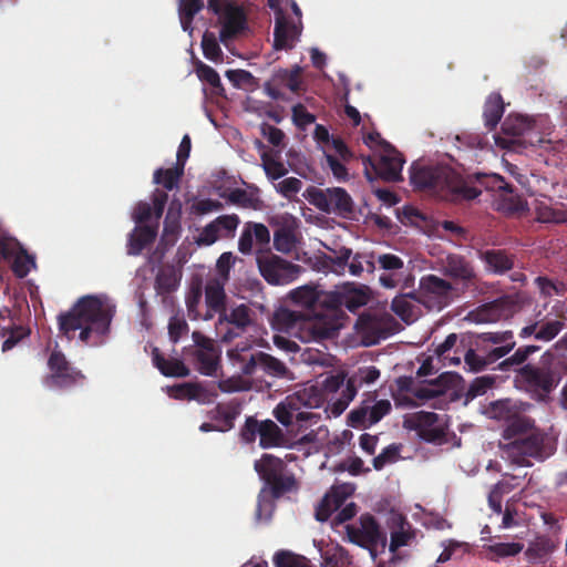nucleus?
<instances>
[{
    "label": "nucleus",
    "instance_id": "f257e3e1",
    "mask_svg": "<svg viewBox=\"0 0 567 567\" xmlns=\"http://www.w3.org/2000/svg\"><path fill=\"white\" fill-rule=\"evenodd\" d=\"M115 313V306L106 299L96 296H84L73 307L58 316L59 331L71 338L76 330H81L80 340L89 343L92 334L102 341L109 334L110 326Z\"/></svg>",
    "mask_w": 567,
    "mask_h": 567
},
{
    "label": "nucleus",
    "instance_id": "f03ea898",
    "mask_svg": "<svg viewBox=\"0 0 567 567\" xmlns=\"http://www.w3.org/2000/svg\"><path fill=\"white\" fill-rule=\"evenodd\" d=\"M412 185L426 190L442 200L462 204L475 199L481 190L472 186L457 172L446 165H420L413 163L410 168Z\"/></svg>",
    "mask_w": 567,
    "mask_h": 567
},
{
    "label": "nucleus",
    "instance_id": "7ed1b4c3",
    "mask_svg": "<svg viewBox=\"0 0 567 567\" xmlns=\"http://www.w3.org/2000/svg\"><path fill=\"white\" fill-rule=\"evenodd\" d=\"M554 361L555 354L547 350L537 364L527 363L518 368L514 377L515 388L537 402H546L561 380Z\"/></svg>",
    "mask_w": 567,
    "mask_h": 567
},
{
    "label": "nucleus",
    "instance_id": "20e7f679",
    "mask_svg": "<svg viewBox=\"0 0 567 567\" xmlns=\"http://www.w3.org/2000/svg\"><path fill=\"white\" fill-rule=\"evenodd\" d=\"M227 357L243 375H266L272 379H292V372L285 362L274 355L254 348L248 341H241L227 351Z\"/></svg>",
    "mask_w": 567,
    "mask_h": 567
},
{
    "label": "nucleus",
    "instance_id": "39448f33",
    "mask_svg": "<svg viewBox=\"0 0 567 567\" xmlns=\"http://www.w3.org/2000/svg\"><path fill=\"white\" fill-rule=\"evenodd\" d=\"M505 456L518 466H532L530 458L544 461L554 453V444L542 431H532L501 446Z\"/></svg>",
    "mask_w": 567,
    "mask_h": 567
},
{
    "label": "nucleus",
    "instance_id": "423d86ee",
    "mask_svg": "<svg viewBox=\"0 0 567 567\" xmlns=\"http://www.w3.org/2000/svg\"><path fill=\"white\" fill-rule=\"evenodd\" d=\"M255 471L268 486L274 498L278 499L286 493L298 489V482L293 474H285L286 464L272 454H264L255 461Z\"/></svg>",
    "mask_w": 567,
    "mask_h": 567
},
{
    "label": "nucleus",
    "instance_id": "0eeeda50",
    "mask_svg": "<svg viewBox=\"0 0 567 567\" xmlns=\"http://www.w3.org/2000/svg\"><path fill=\"white\" fill-rule=\"evenodd\" d=\"M455 297L456 289L450 281L436 275H426L421 278L416 302L429 311H441L450 306Z\"/></svg>",
    "mask_w": 567,
    "mask_h": 567
},
{
    "label": "nucleus",
    "instance_id": "6e6552de",
    "mask_svg": "<svg viewBox=\"0 0 567 567\" xmlns=\"http://www.w3.org/2000/svg\"><path fill=\"white\" fill-rule=\"evenodd\" d=\"M346 532L350 543L371 551L375 550L379 546L384 548L388 544L386 534L381 529L380 524L370 513L360 516L359 525L348 524Z\"/></svg>",
    "mask_w": 567,
    "mask_h": 567
},
{
    "label": "nucleus",
    "instance_id": "1a4fd4ad",
    "mask_svg": "<svg viewBox=\"0 0 567 567\" xmlns=\"http://www.w3.org/2000/svg\"><path fill=\"white\" fill-rule=\"evenodd\" d=\"M257 264L260 275L270 285H287L296 280L303 270L301 266L271 252L259 255Z\"/></svg>",
    "mask_w": 567,
    "mask_h": 567
},
{
    "label": "nucleus",
    "instance_id": "9d476101",
    "mask_svg": "<svg viewBox=\"0 0 567 567\" xmlns=\"http://www.w3.org/2000/svg\"><path fill=\"white\" fill-rule=\"evenodd\" d=\"M365 174L371 179L368 165L374 171L378 177L385 182H400L402 177V167L405 163L403 155L389 142L382 141V153L378 159L371 157L363 158Z\"/></svg>",
    "mask_w": 567,
    "mask_h": 567
},
{
    "label": "nucleus",
    "instance_id": "9b49d317",
    "mask_svg": "<svg viewBox=\"0 0 567 567\" xmlns=\"http://www.w3.org/2000/svg\"><path fill=\"white\" fill-rule=\"evenodd\" d=\"M50 373L44 378L48 388L66 389L84 379L80 370L72 367L61 350L54 349L48 358Z\"/></svg>",
    "mask_w": 567,
    "mask_h": 567
},
{
    "label": "nucleus",
    "instance_id": "f8f14e48",
    "mask_svg": "<svg viewBox=\"0 0 567 567\" xmlns=\"http://www.w3.org/2000/svg\"><path fill=\"white\" fill-rule=\"evenodd\" d=\"M192 338L196 347L192 353L196 369L204 375H216L220 361L219 347L199 331H194Z\"/></svg>",
    "mask_w": 567,
    "mask_h": 567
},
{
    "label": "nucleus",
    "instance_id": "ddd939ff",
    "mask_svg": "<svg viewBox=\"0 0 567 567\" xmlns=\"http://www.w3.org/2000/svg\"><path fill=\"white\" fill-rule=\"evenodd\" d=\"M439 415L434 412L419 411L404 416L403 427L415 431L425 442L440 443L445 437V430L437 425Z\"/></svg>",
    "mask_w": 567,
    "mask_h": 567
},
{
    "label": "nucleus",
    "instance_id": "4468645a",
    "mask_svg": "<svg viewBox=\"0 0 567 567\" xmlns=\"http://www.w3.org/2000/svg\"><path fill=\"white\" fill-rule=\"evenodd\" d=\"M268 7L275 11L274 48L276 50L292 49L300 37V30L293 21L286 18L280 7L281 0H267Z\"/></svg>",
    "mask_w": 567,
    "mask_h": 567
},
{
    "label": "nucleus",
    "instance_id": "2eb2a0df",
    "mask_svg": "<svg viewBox=\"0 0 567 567\" xmlns=\"http://www.w3.org/2000/svg\"><path fill=\"white\" fill-rule=\"evenodd\" d=\"M315 204L322 212L336 213L342 217H348L354 210L351 196L341 187L327 188L326 192L319 190Z\"/></svg>",
    "mask_w": 567,
    "mask_h": 567
},
{
    "label": "nucleus",
    "instance_id": "dca6fc26",
    "mask_svg": "<svg viewBox=\"0 0 567 567\" xmlns=\"http://www.w3.org/2000/svg\"><path fill=\"white\" fill-rule=\"evenodd\" d=\"M239 223L236 214L218 216L202 229L196 243L200 246H210L220 238H233Z\"/></svg>",
    "mask_w": 567,
    "mask_h": 567
},
{
    "label": "nucleus",
    "instance_id": "f3484780",
    "mask_svg": "<svg viewBox=\"0 0 567 567\" xmlns=\"http://www.w3.org/2000/svg\"><path fill=\"white\" fill-rule=\"evenodd\" d=\"M321 400L322 398L320 393L315 388L309 390L305 389L303 391L297 393L296 399L288 398L286 402L279 403L274 409L272 413L278 422L285 426H288L292 423L295 412H297L299 409L296 401L309 408H318L321 403Z\"/></svg>",
    "mask_w": 567,
    "mask_h": 567
},
{
    "label": "nucleus",
    "instance_id": "a211bd4d",
    "mask_svg": "<svg viewBox=\"0 0 567 567\" xmlns=\"http://www.w3.org/2000/svg\"><path fill=\"white\" fill-rule=\"evenodd\" d=\"M475 344L476 349H468L464 354V362L472 372H481L488 369L489 365L506 357L511 349V347H495L488 350L478 342H475Z\"/></svg>",
    "mask_w": 567,
    "mask_h": 567
},
{
    "label": "nucleus",
    "instance_id": "6ab92c4d",
    "mask_svg": "<svg viewBox=\"0 0 567 567\" xmlns=\"http://www.w3.org/2000/svg\"><path fill=\"white\" fill-rule=\"evenodd\" d=\"M391 409L392 406L389 400H379L372 405L365 403L349 413V424L352 427L371 426L389 414Z\"/></svg>",
    "mask_w": 567,
    "mask_h": 567
},
{
    "label": "nucleus",
    "instance_id": "aec40b11",
    "mask_svg": "<svg viewBox=\"0 0 567 567\" xmlns=\"http://www.w3.org/2000/svg\"><path fill=\"white\" fill-rule=\"evenodd\" d=\"M220 14H223V21L219 39L226 44L247 28V18L240 7L229 2L223 4Z\"/></svg>",
    "mask_w": 567,
    "mask_h": 567
},
{
    "label": "nucleus",
    "instance_id": "412c9836",
    "mask_svg": "<svg viewBox=\"0 0 567 567\" xmlns=\"http://www.w3.org/2000/svg\"><path fill=\"white\" fill-rule=\"evenodd\" d=\"M381 269L390 271V274H383L380 276V284L385 288H395L401 281H405V286H409V281H413V278L409 275L403 276L404 262L394 254H381L377 259Z\"/></svg>",
    "mask_w": 567,
    "mask_h": 567
},
{
    "label": "nucleus",
    "instance_id": "4be33fe9",
    "mask_svg": "<svg viewBox=\"0 0 567 567\" xmlns=\"http://www.w3.org/2000/svg\"><path fill=\"white\" fill-rule=\"evenodd\" d=\"M451 379L450 374L443 373L427 384L414 389L410 388L411 380L409 379H399L398 383L400 391L411 392L414 398L426 401L444 395L450 389Z\"/></svg>",
    "mask_w": 567,
    "mask_h": 567
},
{
    "label": "nucleus",
    "instance_id": "5701e85b",
    "mask_svg": "<svg viewBox=\"0 0 567 567\" xmlns=\"http://www.w3.org/2000/svg\"><path fill=\"white\" fill-rule=\"evenodd\" d=\"M388 526L391 530V539L389 550L395 553L403 546H409L415 538V530L413 529L406 517L400 513H392Z\"/></svg>",
    "mask_w": 567,
    "mask_h": 567
},
{
    "label": "nucleus",
    "instance_id": "b1692460",
    "mask_svg": "<svg viewBox=\"0 0 567 567\" xmlns=\"http://www.w3.org/2000/svg\"><path fill=\"white\" fill-rule=\"evenodd\" d=\"M565 327L566 321L564 319L535 321L522 328L519 337L522 339L534 337L537 341L550 342L565 329Z\"/></svg>",
    "mask_w": 567,
    "mask_h": 567
},
{
    "label": "nucleus",
    "instance_id": "393cba45",
    "mask_svg": "<svg viewBox=\"0 0 567 567\" xmlns=\"http://www.w3.org/2000/svg\"><path fill=\"white\" fill-rule=\"evenodd\" d=\"M179 282L181 276L173 266H165L156 274L154 289L165 307L173 306L174 299L171 295L177 290Z\"/></svg>",
    "mask_w": 567,
    "mask_h": 567
},
{
    "label": "nucleus",
    "instance_id": "a878e982",
    "mask_svg": "<svg viewBox=\"0 0 567 567\" xmlns=\"http://www.w3.org/2000/svg\"><path fill=\"white\" fill-rule=\"evenodd\" d=\"M443 274L463 282H471L476 277L471 261L457 254H449L446 256L443 262Z\"/></svg>",
    "mask_w": 567,
    "mask_h": 567
},
{
    "label": "nucleus",
    "instance_id": "bb28decb",
    "mask_svg": "<svg viewBox=\"0 0 567 567\" xmlns=\"http://www.w3.org/2000/svg\"><path fill=\"white\" fill-rule=\"evenodd\" d=\"M157 236V226L136 225L127 238V255L138 256L151 246Z\"/></svg>",
    "mask_w": 567,
    "mask_h": 567
},
{
    "label": "nucleus",
    "instance_id": "cd10ccee",
    "mask_svg": "<svg viewBox=\"0 0 567 567\" xmlns=\"http://www.w3.org/2000/svg\"><path fill=\"white\" fill-rule=\"evenodd\" d=\"M478 256L485 262L486 269L496 275H504L514 267V255L504 249H487L480 251Z\"/></svg>",
    "mask_w": 567,
    "mask_h": 567
},
{
    "label": "nucleus",
    "instance_id": "c85d7f7f",
    "mask_svg": "<svg viewBox=\"0 0 567 567\" xmlns=\"http://www.w3.org/2000/svg\"><path fill=\"white\" fill-rule=\"evenodd\" d=\"M153 364L165 377L186 378L189 375V369L179 359H166L158 348L152 350Z\"/></svg>",
    "mask_w": 567,
    "mask_h": 567
},
{
    "label": "nucleus",
    "instance_id": "c756f323",
    "mask_svg": "<svg viewBox=\"0 0 567 567\" xmlns=\"http://www.w3.org/2000/svg\"><path fill=\"white\" fill-rule=\"evenodd\" d=\"M225 301L224 282L218 278L209 279L205 287V302L208 311L219 313L220 316L226 310Z\"/></svg>",
    "mask_w": 567,
    "mask_h": 567
},
{
    "label": "nucleus",
    "instance_id": "7c9ffc66",
    "mask_svg": "<svg viewBox=\"0 0 567 567\" xmlns=\"http://www.w3.org/2000/svg\"><path fill=\"white\" fill-rule=\"evenodd\" d=\"M539 350L540 347L536 344L522 346L517 348L512 355L499 362L498 365L494 368V370H501L504 372L514 371L516 373V370L527 364L526 361L529 359V357Z\"/></svg>",
    "mask_w": 567,
    "mask_h": 567
},
{
    "label": "nucleus",
    "instance_id": "2f4dec72",
    "mask_svg": "<svg viewBox=\"0 0 567 567\" xmlns=\"http://www.w3.org/2000/svg\"><path fill=\"white\" fill-rule=\"evenodd\" d=\"M286 443V436L282 430L272 421H261L259 433V446L262 449L279 447Z\"/></svg>",
    "mask_w": 567,
    "mask_h": 567
},
{
    "label": "nucleus",
    "instance_id": "473e14b6",
    "mask_svg": "<svg viewBox=\"0 0 567 567\" xmlns=\"http://www.w3.org/2000/svg\"><path fill=\"white\" fill-rule=\"evenodd\" d=\"M504 113V102L498 93H492L484 105V120H485V126L492 131L494 130L497 124L499 123L502 116Z\"/></svg>",
    "mask_w": 567,
    "mask_h": 567
},
{
    "label": "nucleus",
    "instance_id": "72a5a7b5",
    "mask_svg": "<svg viewBox=\"0 0 567 567\" xmlns=\"http://www.w3.org/2000/svg\"><path fill=\"white\" fill-rule=\"evenodd\" d=\"M535 429V421L528 416H514L512 417L506 427L504 429L503 437L509 442L516 437L526 436Z\"/></svg>",
    "mask_w": 567,
    "mask_h": 567
},
{
    "label": "nucleus",
    "instance_id": "f704fd0d",
    "mask_svg": "<svg viewBox=\"0 0 567 567\" xmlns=\"http://www.w3.org/2000/svg\"><path fill=\"white\" fill-rule=\"evenodd\" d=\"M204 6V0H178V16L184 31L192 34L193 20Z\"/></svg>",
    "mask_w": 567,
    "mask_h": 567
},
{
    "label": "nucleus",
    "instance_id": "c9c22d12",
    "mask_svg": "<svg viewBox=\"0 0 567 567\" xmlns=\"http://www.w3.org/2000/svg\"><path fill=\"white\" fill-rule=\"evenodd\" d=\"M239 414L240 406L238 404H218L213 419L218 422L219 432H227L234 427V422Z\"/></svg>",
    "mask_w": 567,
    "mask_h": 567
},
{
    "label": "nucleus",
    "instance_id": "e433bc0d",
    "mask_svg": "<svg viewBox=\"0 0 567 567\" xmlns=\"http://www.w3.org/2000/svg\"><path fill=\"white\" fill-rule=\"evenodd\" d=\"M416 296L417 292L396 296L391 302L392 311L405 322L413 321L416 318V313L414 311V305L410 299L416 301Z\"/></svg>",
    "mask_w": 567,
    "mask_h": 567
},
{
    "label": "nucleus",
    "instance_id": "4c0bfd02",
    "mask_svg": "<svg viewBox=\"0 0 567 567\" xmlns=\"http://www.w3.org/2000/svg\"><path fill=\"white\" fill-rule=\"evenodd\" d=\"M219 320L227 321L233 324L236 329L244 331L248 326L251 324V309L246 305H240L234 309L229 313L225 310L220 316Z\"/></svg>",
    "mask_w": 567,
    "mask_h": 567
},
{
    "label": "nucleus",
    "instance_id": "58836bf2",
    "mask_svg": "<svg viewBox=\"0 0 567 567\" xmlns=\"http://www.w3.org/2000/svg\"><path fill=\"white\" fill-rule=\"evenodd\" d=\"M476 342H478L482 347H485V343H489L496 347H511L509 352L516 346L513 332L509 330L478 333L476 336Z\"/></svg>",
    "mask_w": 567,
    "mask_h": 567
},
{
    "label": "nucleus",
    "instance_id": "ea45409f",
    "mask_svg": "<svg viewBox=\"0 0 567 567\" xmlns=\"http://www.w3.org/2000/svg\"><path fill=\"white\" fill-rule=\"evenodd\" d=\"M183 174L184 167L178 166L177 164L172 168H158L154 172V183L163 185L167 190H172L177 187Z\"/></svg>",
    "mask_w": 567,
    "mask_h": 567
},
{
    "label": "nucleus",
    "instance_id": "a19ab883",
    "mask_svg": "<svg viewBox=\"0 0 567 567\" xmlns=\"http://www.w3.org/2000/svg\"><path fill=\"white\" fill-rule=\"evenodd\" d=\"M196 74L200 81L206 82L212 86L214 94L219 96L225 95V89L221 84L220 76L215 69L199 62L196 65Z\"/></svg>",
    "mask_w": 567,
    "mask_h": 567
},
{
    "label": "nucleus",
    "instance_id": "79ce46f5",
    "mask_svg": "<svg viewBox=\"0 0 567 567\" xmlns=\"http://www.w3.org/2000/svg\"><path fill=\"white\" fill-rule=\"evenodd\" d=\"M532 128V122L522 115H509L502 124L505 135L520 136Z\"/></svg>",
    "mask_w": 567,
    "mask_h": 567
},
{
    "label": "nucleus",
    "instance_id": "37998d69",
    "mask_svg": "<svg viewBox=\"0 0 567 567\" xmlns=\"http://www.w3.org/2000/svg\"><path fill=\"white\" fill-rule=\"evenodd\" d=\"M496 378L494 375H482L475 378L468 385L464 396L465 401L470 402L477 396L484 395L495 384Z\"/></svg>",
    "mask_w": 567,
    "mask_h": 567
},
{
    "label": "nucleus",
    "instance_id": "c03bdc74",
    "mask_svg": "<svg viewBox=\"0 0 567 567\" xmlns=\"http://www.w3.org/2000/svg\"><path fill=\"white\" fill-rule=\"evenodd\" d=\"M300 68L296 66L292 70L279 69L272 75L275 83L287 86L292 92H298L300 89Z\"/></svg>",
    "mask_w": 567,
    "mask_h": 567
},
{
    "label": "nucleus",
    "instance_id": "a18cd8bd",
    "mask_svg": "<svg viewBox=\"0 0 567 567\" xmlns=\"http://www.w3.org/2000/svg\"><path fill=\"white\" fill-rule=\"evenodd\" d=\"M276 567H313L308 558L288 550H280L274 556Z\"/></svg>",
    "mask_w": 567,
    "mask_h": 567
},
{
    "label": "nucleus",
    "instance_id": "49530a36",
    "mask_svg": "<svg viewBox=\"0 0 567 567\" xmlns=\"http://www.w3.org/2000/svg\"><path fill=\"white\" fill-rule=\"evenodd\" d=\"M228 199L236 205H239L245 208L258 209L260 207L261 200L257 193L247 192L246 189L235 188L229 195Z\"/></svg>",
    "mask_w": 567,
    "mask_h": 567
},
{
    "label": "nucleus",
    "instance_id": "de8ad7c7",
    "mask_svg": "<svg viewBox=\"0 0 567 567\" xmlns=\"http://www.w3.org/2000/svg\"><path fill=\"white\" fill-rule=\"evenodd\" d=\"M520 543H495L485 547L492 559L513 557L523 550Z\"/></svg>",
    "mask_w": 567,
    "mask_h": 567
},
{
    "label": "nucleus",
    "instance_id": "09e8293b",
    "mask_svg": "<svg viewBox=\"0 0 567 567\" xmlns=\"http://www.w3.org/2000/svg\"><path fill=\"white\" fill-rule=\"evenodd\" d=\"M274 246L280 252H290L296 247V237L288 227H280L274 234Z\"/></svg>",
    "mask_w": 567,
    "mask_h": 567
},
{
    "label": "nucleus",
    "instance_id": "8fccbe9b",
    "mask_svg": "<svg viewBox=\"0 0 567 567\" xmlns=\"http://www.w3.org/2000/svg\"><path fill=\"white\" fill-rule=\"evenodd\" d=\"M261 162L265 174L270 181H277L288 173V169L282 162L275 159L267 153L261 155Z\"/></svg>",
    "mask_w": 567,
    "mask_h": 567
},
{
    "label": "nucleus",
    "instance_id": "3c124183",
    "mask_svg": "<svg viewBox=\"0 0 567 567\" xmlns=\"http://www.w3.org/2000/svg\"><path fill=\"white\" fill-rule=\"evenodd\" d=\"M290 298L293 302L300 306L313 308L318 301L319 295L316 288L303 286L292 290L290 292Z\"/></svg>",
    "mask_w": 567,
    "mask_h": 567
},
{
    "label": "nucleus",
    "instance_id": "603ef678",
    "mask_svg": "<svg viewBox=\"0 0 567 567\" xmlns=\"http://www.w3.org/2000/svg\"><path fill=\"white\" fill-rule=\"evenodd\" d=\"M203 54L206 59L217 62L221 60L223 52L213 32L206 31L202 39Z\"/></svg>",
    "mask_w": 567,
    "mask_h": 567
},
{
    "label": "nucleus",
    "instance_id": "864d4df0",
    "mask_svg": "<svg viewBox=\"0 0 567 567\" xmlns=\"http://www.w3.org/2000/svg\"><path fill=\"white\" fill-rule=\"evenodd\" d=\"M357 328L362 333H371L377 339L386 338V334L380 329V321L371 315H361L357 321Z\"/></svg>",
    "mask_w": 567,
    "mask_h": 567
},
{
    "label": "nucleus",
    "instance_id": "5fc2aeb1",
    "mask_svg": "<svg viewBox=\"0 0 567 567\" xmlns=\"http://www.w3.org/2000/svg\"><path fill=\"white\" fill-rule=\"evenodd\" d=\"M34 265V257L29 255L25 249L20 248V251L13 260L12 270L17 277L23 278L30 272L31 267Z\"/></svg>",
    "mask_w": 567,
    "mask_h": 567
},
{
    "label": "nucleus",
    "instance_id": "6e6d98bb",
    "mask_svg": "<svg viewBox=\"0 0 567 567\" xmlns=\"http://www.w3.org/2000/svg\"><path fill=\"white\" fill-rule=\"evenodd\" d=\"M512 491V486L508 482H498L493 486L488 494V505L493 512L501 514L502 513V501L504 494H507Z\"/></svg>",
    "mask_w": 567,
    "mask_h": 567
},
{
    "label": "nucleus",
    "instance_id": "4d7b16f0",
    "mask_svg": "<svg viewBox=\"0 0 567 567\" xmlns=\"http://www.w3.org/2000/svg\"><path fill=\"white\" fill-rule=\"evenodd\" d=\"M401 444H390L373 458V467L377 471L382 470L385 465L394 463L400 456Z\"/></svg>",
    "mask_w": 567,
    "mask_h": 567
},
{
    "label": "nucleus",
    "instance_id": "13d9d810",
    "mask_svg": "<svg viewBox=\"0 0 567 567\" xmlns=\"http://www.w3.org/2000/svg\"><path fill=\"white\" fill-rule=\"evenodd\" d=\"M188 332V324L183 315L176 313L169 318L168 336L169 340L175 344L182 336Z\"/></svg>",
    "mask_w": 567,
    "mask_h": 567
},
{
    "label": "nucleus",
    "instance_id": "bf43d9fd",
    "mask_svg": "<svg viewBox=\"0 0 567 567\" xmlns=\"http://www.w3.org/2000/svg\"><path fill=\"white\" fill-rule=\"evenodd\" d=\"M457 339L458 337L456 333H450L445 340L434 349L435 355L442 360L449 359L452 363L460 364V357H450V351L455 347Z\"/></svg>",
    "mask_w": 567,
    "mask_h": 567
},
{
    "label": "nucleus",
    "instance_id": "052dcab7",
    "mask_svg": "<svg viewBox=\"0 0 567 567\" xmlns=\"http://www.w3.org/2000/svg\"><path fill=\"white\" fill-rule=\"evenodd\" d=\"M3 330H8L9 334L2 343V351L11 350L19 341L29 334V330L23 326L9 324L2 327Z\"/></svg>",
    "mask_w": 567,
    "mask_h": 567
},
{
    "label": "nucleus",
    "instance_id": "680f3d73",
    "mask_svg": "<svg viewBox=\"0 0 567 567\" xmlns=\"http://www.w3.org/2000/svg\"><path fill=\"white\" fill-rule=\"evenodd\" d=\"M481 184L489 190H497L512 194L514 192L513 185L507 183L504 177L497 174L484 175L481 179Z\"/></svg>",
    "mask_w": 567,
    "mask_h": 567
},
{
    "label": "nucleus",
    "instance_id": "e2e57ef3",
    "mask_svg": "<svg viewBox=\"0 0 567 567\" xmlns=\"http://www.w3.org/2000/svg\"><path fill=\"white\" fill-rule=\"evenodd\" d=\"M553 550V544L549 539H538L533 543L526 550V556L529 560H540L545 558Z\"/></svg>",
    "mask_w": 567,
    "mask_h": 567
},
{
    "label": "nucleus",
    "instance_id": "0e129e2a",
    "mask_svg": "<svg viewBox=\"0 0 567 567\" xmlns=\"http://www.w3.org/2000/svg\"><path fill=\"white\" fill-rule=\"evenodd\" d=\"M302 182L297 177H288L275 185L276 190L290 199L301 190Z\"/></svg>",
    "mask_w": 567,
    "mask_h": 567
},
{
    "label": "nucleus",
    "instance_id": "69168bd1",
    "mask_svg": "<svg viewBox=\"0 0 567 567\" xmlns=\"http://www.w3.org/2000/svg\"><path fill=\"white\" fill-rule=\"evenodd\" d=\"M368 301L369 295L362 289H355L344 296L343 305L349 311L354 312L359 308L365 306Z\"/></svg>",
    "mask_w": 567,
    "mask_h": 567
},
{
    "label": "nucleus",
    "instance_id": "338daca9",
    "mask_svg": "<svg viewBox=\"0 0 567 567\" xmlns=\"http://www.w3.org/2000/svg\"><path fill=\"white\" fill-rule=\"evenodd\" d=\"M292 121L299 128H306L308 125L315 123L316 116L308 112L307 107L297 103L292 106Z\"/></svg>",
    "mask_w": 567,
    "mask_h": 567
},
{
    "label": "nucleus",
    "instance_id": "774afa93",
    "mask_svg": "<svg viewBox=\"0 0 567 567\" xmlns=\"http://www.w3.org/2000/svg\"><path fill=\"white\" fill-rule=\"evenodd\" d=\"M261 422L256 420L254 416H248L245 421L244 426L240 430L241 440L251 444L256 441L257 435L260 433Z\"/></svg>",
    "mask_w": 567,
    "mask_h": 567
}]
</instances>
